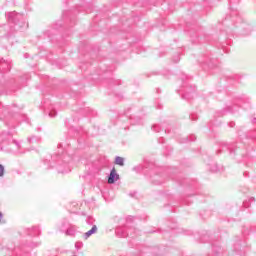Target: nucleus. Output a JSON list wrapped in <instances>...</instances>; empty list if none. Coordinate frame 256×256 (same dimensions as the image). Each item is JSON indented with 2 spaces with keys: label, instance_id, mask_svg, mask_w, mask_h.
<instances>
[{
  "label": "nucleus",
  "instance_id": "f257e3e1",
  "mask_svg": "<svg viewBox=\"0 0 256 256\" xmlns=\"http://www.w3.org/2000/svg\"><path fill=\"white\" fill-rule=\"evenodd\" d=\"M115 181H119V174H117V171L115 170V168H113L108 177V183L109 185H113Z\"/></svg>",
  "mask_w": 256,
  "mask_h": 256
},
{
  "label": "nucleus",
  "instance_id": "f03ea898",
  "mask_svg": "<svg viewBox=\"0 0 256 256\" xmlns=\"http://www.w3.org/2000/svg\"><path fill=\"white\" fill-rule=\"evenodd\" d=\"M97 233V225H93L91 230H89L88 232L84 233V239H87L90 235H93Z\"/></svg>",
  "mask_w": 256,
  "mask_h": 256
},
{
  "label": "nucleus",
  "instance_id": "7ed1b4c3",
  "mask_svg": "<svg viewBox=\"0 0 256 256\" xmlns=\"http://www.w3.org/2000/svg\"><path fill=\"white\" fill-rule=\"evenodd\" d=\"M115 163L116 165H120V167H123V165H125V159L121 156H117L115 158Z\"/></svg>",
  "mask_w": 256,
  "mask_h": 256
},
{
  "label": "nucleus",
  "instance_id": "20e7f679",
  "mask_svg": "<svg viewBox=\"0 0 256 256\" xmlns=\"http://www.w3.org/2000/svg\"><path fill=\"white\" fill-rule=\"evenodd\" d=\"M66 235H75V228H69L67 231H66Z\"/></svg>",
  "mask_w": 256,
  "mask_h": 256
},
{
  "label": "nucleus",
  "instance_id": "39448f33",
  "mask_svg": "<svg viewBox=\"0 0 256 256\" xmlns=\"http://www.w3.org/2000/svg\"><path fill=\"white\" fill-rule=\"evenodd\" d=\"M3 175H5V167L0 164V177H3Z\"/></svg>",
  "mask_w": 256,
  "mask_h": 256
},
{
  "label": "nucleus",
  "instance_id": "423d86ee",
  "mask_svg": "<svg viewBox=\"0 0 256 256\" xmlns=\"http://www.w3.org/2000/svg\"><path fill=\"white\" fill-rule=\"evenodd\" d=\"M55 115H57V113L55 111H52V112L49 113L50 117H55Z\"/></svg>",
  "mask_w": 256,
  "mask_h": 256
},
{
  "label": "nucleus",
  "instance_id": "0eeeda50",
  "mask_svg": "<svg viewBox=\"0 0 256 256\" xmlns=\"http://www.w3.org/2000/svg\"><path fill=\"white\" fill-rule=\"evenodd\" d=\"M3 219V214L0 212V221Z\"/></svg>",
  "mask_w": 256,
  "mask_h": 256
}]
</instances>
